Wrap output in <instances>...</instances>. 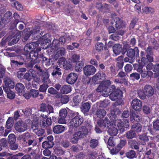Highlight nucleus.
<instances>
[{"label":"nucleus","mask_w":159,"mask_h":159,"mask_svg":"<svg viewBox=\"0 0 159 159\" xmlns=\"http://www.w3.org/2000/svg\"><path fill=\"white\" fill-rule=\"evenodd\" d=\"M106 78L107 76L105 73H102L101 74L100 73L98 72L93 76V80L95 81L100 80L103 81L106 80Z\"/></svg>","instance_id":"nucleus-34"},{"label":"nucleus","mask_w":159,"mask_h":159,"mask_svg":"<svg viewBox=\"0 0 159 159\" xmlns=\"http://www.w3.org/2000/svg\"><path fill=\"white\" fill-rule=\"evenodd\" d=\"M49 75L47 71H43L42 73L41 79L43 82L44 83H50L49 78Z\"/></svg>","instance_id":"nucleus-44"},{"label":"nucleus","mask_w":159,"mask_h":159,"mask_svg":"<svg viewBox=\"0 0 159 159\" xmlns=\"http://www.w3.org/2000/svg\"><path fill=\"white\" fill-rule=\"evenodd\" d=\"M12 19V14L10 11H8L4 14L3 17H2V23L4 25L8 23Z\"/></svg>","instance_id":"nucleus-28"},{"label":"nucleus","mask_w":159,"mask_h":159,"mask_svg":"<svg viewBox=\"0 0 159 159\" xmlns=\"http://www.w3.org/2000/svg\"><path fill=\"white\" fill-rule=\"evenodd\" d=\"M73 66V63L71 62H70L69 61H66L65 62V64L63 65L62 67L65 70H71Z\"/></svg>","instance_id":"nucleus-63"},{"label":"nucleus","mask_w":159,"mask_h":159,"mask_svg":"<svg viewBox=\"0 0 159 159\" xmlns=\"http://www.w3.org/2000/svg\"><path fill=\"white\" fill-rule=\"evenodd\" d=\"M13 17L15 19L13 20L9 24L10 29L11 30L14 29L16 27L17 24L19 22V19L20 18V16L16 13H14Z\"/></svg>","instance_id":"nucleus-29"},{"label":"nucleus","mask_w":159,"mask_h":159,"mask_svg":"<svg viewBox=\"0 0 159 159\" xmlns=\"http://www.w3.org/2000/svg\"><path fill=\"white\" fill-rule=\"evenodd\" d=\"M19 62H20L21 66L25 64V62L28 61V58L27 55H26V52H25V53L23 55H17L15 58H14Z\"/></svg>","instance_id":"nucleus-31"},{"label":"nucleus","mask_w":159,"mask_h":159,"mask_svg":"<svg viewBox=\"0 0 159 159\" xmlns=\"http://www.w3.org/2000/svg\"><path fill=\"white\" fill-rule=\"evenodd\" d=\"M18 139L22 140L27 146L32 145L34 147L37 144V141L35 138L28 132L19 135Z\"/></svg>","instance_id":"nucleus-2"},{"label":"nucleus","mask_w":159,"mask_h":159,"mask_svg":"<svg viewBox=\"0 0 159 159\" xmlns=\"http://www.w3.org/2000/svg\"><path fill=\"white\" fill-rule=\"evenodd\" d=\"M65 42V39L64 36H61L59 38V39H54L52 43V45L56 48L63 45Z\"/></svg>","instance_id":"nucleus-27"},{"label":"nucleus","mask_w":159,"mask_h":159,"mask_svg":"<svg viewBox=\"0 0 159 159\" xmlns=\"http://www.w3.org/2000/svg\"><path fill=\"white\" fill-rule=\"evenodd\" d=\"M14 120L13 118L11 117H9L6 124L5 127L7 129H5V131L4 136H7L8 134L11 132Z\"/></svg>","instance_id":"nucleus-19"},{"label":"nucleus","mask_w":159,"mask_h":159,"mask_svg":"<svg viewBox=\"0 0 159 159\" xmlns=\"http://www.w3.org/2000/svg\"><path fill=\"white\" fill-rule=\"evenodd\" d=\"M104 47L103 44L102 42H97L95 45V49L98 52L103 51Z\"/></svg>","instance_id":"nucleus-56"},{"label":"nucleus","mask_w":159,"mask_h":159,"mask_svg":"<svg viewBox=\"0 0 159 159\" xmlns=\"http://www.w3.org/2000/svg\"><path fill=\"white\" fill-rule=\"evenodd\" d=\"M129 78L132 80H138L140 78V75L136 72L133 73L130 75Z\"/></svg>","instance_id":"nucleus-58"},{"label":"nucleus","mask_w":159,"mask_h":159,"mask_svg":"<svg viewBox=\"0 0 159 159\" xmlns=\"http://www.w3.org/2000/svg\"><path fill=\"white\" fill-rule=\"evenodd\" d=\"M84 66V63L82 61H79L76 62L75 66V69L76 71L80 72L82 71Z\"/></svg>","instance_id":"nucleus-51"},{"label":"nucleus","mask_w":159,"mask_h":159,"mask_svg":"<svg viewBox=\"0 0 159 159\" xmlns=\"http://www.w3.org/2000/svg\"><path fill=\"white\" fill-rule=\"evenodd\" d=\"M143 131L146 134H141L139 135V139L145 142H148L149 140V138L146 134L149 133L152 135L154 134L155 133L154 130L152 128V125L147 126L145 127L143 129Z\"/></svg>","instance_id":"nucleus-6"},{"label":"nucleus","mask_w":159,"mask_h":159,"mask_svg":"<svg viewBox=\"0 0 159 159\" xmlns=\"http://www.w3.org/2000/svg\"><path fill=\"white\" fill-rule=\"evenodd\" d=\"M64 152L65 151L61 148H56L54 149V153L57 156H62Z\"/></svg>","instance_id":"nucleus-61"},{"label":"nucleus","mask_w":159,"mask_h":159,"mask_svg":"<svg viewBox=\"0 0 159 159\" xmlns=\"http://www.w3.org/2000/svg\"><path fill=\"white\" fill-rule=\"evenodd\" d=\"M70 117L71 119L69 123L70 126L75 128H77L84 121L83 116L78 112L71 113Z\"/></svg>","instance_id":"nucleus-3"},{"label":"nucleus","mask_w":159,"mask_h":159,"mask_svg":"<svg viewBox=\"0 0 159 159\" xmlns=\"http://www.w3.org/2000/svg\"><path fill=\"white\" fill-rule=\"evenodd\" d=\"M127 45L126 44L123 46L122 48V45L119 44H116L113 47L112 49L114 53L116 55L119 54L121 53L122 54H124L123 52L124 49L126 48Z\"/></svg>","instance_id":"nucleus-22"},{"label":"nucleus","mask_w":159,"mask_h":159,"mask_svg":"<svg viewBox=\"0 0 159 159\" xmlns=\"http://www.w3.org/2000/svg\"><path fill=\"white\" fill-rule=\"evenodd\" d=\"M142 126L139 123H134L132 125L131 129L137 133L140 132L142 130Z\"/></svg>","instance_id":"nucleus-46"},{"label":"nucleus","mask_w":159,"mask_h":159,"mask_svg":"<svg viewBox=\"0 0 159 159\" xmlns=\"http://www.w3.org/2000/svg\"><path fill=\"white\" fill-rule=\"evenodd\" d=\"M89 144L90 147L92 149H94L98 146L99 141L98 139H91L89 141Z\"/></svg>","instance_id":"nucleus-53"},{"label":"nucleus","mask_w":159,"mask_h":159,"mask_svg":"<svg viewBox=\"0 0 159 159\" xmlns=\"http://www.w3.org/2000/svg\"><path fill=\"white\" fill-rule=\"evenodd\" d=\"M91 104V103H89V102L82 103L81 107L82 111L84 113L88 112L90 108Z\"/></svg>","instance_id":"nucleus-41"},{"label":"nucleus","mask_w":159,"mask_h":159,"mask_svg":"<svg viewBox=\"0 0 159 159\" xmlns=\"http://www.w3.org/2000/svg\"><path fill=\"white\" fill-rule=\"evenodd\" d=\"M10 60L11 67L13 69L19 67L21 66V63L19 62L14 58H11Z\"/></svg>","instance_id":"nucleus-47"},{"label":"nucleus","mask_w":159,"mask_h":159,"mask_svg":"<svg viewBox=\"0 0 159 159\" xmlns=\"http://www.w3.org/2000/svg\"><path fill=\"white\" fill-rule=\"evenodd\" d=\"M15 129L19 132H23L27 129V125L21 120L16 122L15 125Z\"/></svg>","instance_id":"nucleus-25"},{"label":"nucleus","mask_w":159,"mask_h":159,"mask_svg":"<svg viewBox=\"0 0 159 159\" xmlns=\"http://www.w3.org/2000/svg\"><path fill=\"white\" fill-rule=\"evenodd\" d=\"M81 98L80 96L79 95L75 96L73 98V101L75 105L76 106L78 105L79 103L81 101Z\"/></svg>","instance_id":"nucleus-62"},{"label":"nucleus","mask_w":159,"mask_h":159,"mask_svg":"<svg viewBox=\"0 0 159 159\" xmlns=\"http://www.w3.org/2000/svg\"><path fill=\"white\" fill-rule=\"evenodd\" d=\"M107 132L111 136H115L118 134V130L115 127H111L108 129Z\"/></svg>","instance_id":"nucleus-57"},{"label":"nucleus","mask_w":159,"mask_h":159,"mask_svg":"<svg viewBox=\"0 0 159 159\" xmlns=\"http://www.w3.org/2000/svg\"><path fill=\"white\" fill-rule=\"evenodd\" d=\"M132 109H130V118L131 120H134L137 122L140 121L141 119V114Z\"/></svg>","instance_id":"nucleus-23"},{"label":"nucleus","mask_w":159,"mask_h":159,"mask_svg":"<svg viewBox=\"0 0 159 159\" xmlns=\"http://www.w3.org/2000/svg\"><path fill=\"white\" fill-rule=\"evenodd\" d=\"M5 85L3 86L4 91L7 92L9 89H13L15 87L14 82L8 77H6L4 79Z\"/></svg>","instance_id":"nucleus-16"},{"label":"nucleus","mask_w":159,"mask_h":159,"mask_svg":"<svg viewBox=\"0 0 159 159\" xmlns=\"http://www.w3.org/2000/svg\"><path fill=\"white\" fill-rule=\"evenodd\" d=\"M78 75L77 74L72 72L66 75V81L68 84H72L76 81Z\"/></svg>","instance_id":"nucleus-17"},{"label":"nucleus","mask_w":159,"mask_h":159,"mask_svg":"<svg viewBox=\"0 0 159 159\" xmlns=\"http://www.w3.org/2000/svg\"><path fill=\"white\" fill-rule=\"evenodd\" d=\"M117 122V127L121 132H123L126 131L129 127V120L127 119L123 120V121L118 120Z\"/></svg>","instance_id":"nucleus-9"},{"label":"nucleus","mask_w":159,"mask_h":159,"mask_svg":"<svg viewBox=\"0 0 159 159\" xmlns=\"http://www.w3.org/2000/svg\"><path fill=\"white\" fill-rule=\"evenodd\" d=\"M37 75L34 73L32 72L31 71H29V72H26L24 74V79L27 81L29 83L28 85H26V88L27 89H29L31 87V84L29 82L31 81L32 79L35 80L37 77Z\"/></svg>","instance_id":"nucleus-20"},{"label":"nucleus","mask_w":159,"mask_h":159,"mask_svg":"<svg viewBox=\"0 0 159 159\" xmlns=\"http://www.w3.org/2000/svg\"><path fill=\"white\" fill-rule=\"evenodd\" d=\"M131 105L132 108L136 111L139 112L141 111L142 102L140 100L137 98H134L132 100Z\"/></svg>","instance_id":"nucleus-13"},{"label":"nucleus","mask_w":159,"mask_h":159,"mask_svg":"<svg viewBox=\"0 0 159 159\" xmlns=\"http://www.w3.org/2000/svg\"><path fill=\"white\" fill-rule=\"evenodd\" d=\"M41 51V48H37L35 51H30L29 52H26L28 60L30 59L35 61H37L39 59V56Z\"/></svg>","instance_id":"nucleus-8"},{"label":"nucleus","mask_w":159,"mask_h":159,"mask_svg":"<svg viewBox=\"0 0 159 159\" xmlns=\"http://www.w3.org/2000/svg\"><path fill=\"white\" fill-rule=\"evenodd\" d=\"M79 131L75 132L71 139L70 142L73 144H77L79 140L86 136L88 133V129L84 126H81L79 129Z\"/></svg>","instance_id":"nucleus-1"},{"label":"nucleus","mask_w":159,"mask_h":159,"mask_svg":"<svg viewBox=\"0 0 159 159\" xmlns=\"http://www.w3.org/2000/svg\"><path fill=\"white\" fill-rule=\"evenodd\" d=\"M34 132L39 137L44 136L45 133L44 129L42 128H38L33 129Z\"/></svg>","instance_id":"nucleus-54"},{"label":"nucleus","mask_w":159,"mask_h":159,"mask_svg":"<svg viewBox=\"0 0 159 159\" xmlns=\"http://www.w3.org/2000/svg\"><path fill=\"white\" fill-rule=\"evenodd\" d=\"M20 37L21 32L20 31H18L16 33L12 38V40L11 41L10 45H12L17 43L20 38Z\"/></svg>","instance_id":"nucleus-39"},{"label":"nucleus","mask_w":159,"mask_h":159,"mask_svg":"<svg viewBox=\"0 0 159 159\" xmlns=\"http://www.w3.org/2000/svg\"><path fill=\"white\" fill-rule=\"evenodd\" d=\"M65 130V127L61 125H57L55 126L53 128V132L58 134L62 133Z\"/></svg>","instance_id":"nucleus-36"},{"label":"nucleus","mask_w":159,"mask_h":159,"mask_svg":"<svg viewBox=\"0 0 159 159\" xmlns=\"http://www.w3.org/2000/svg\"><path fill=\"white\" fill-rule=\"evenodd\" d=\"M146 54L144 52L145 54V59L149 62H153L154 61V58L152 56L153 52L152 51V46H149L146 50Z\"/></svg>","instance_id":"nucleus-21"},{"label":"nucleus","mask_w":159,"mask_h":159,"mask_svg":"<svg viewBox=\"0 0 159 159\" xmlns=\"http://www.w3.org/2000/svg\"><path fill=\"white\" fill-rule=\"evenodd\" d=\"M142 110L143 113L146 115H148L150 114L151 110L150 107L147 105H144L142 107Z\"/></svg>","instance_id":"nucleus-64"},{"label":"nucleus","mask_w":159,"mask_h":159,"mask_svg":"<svg viewBox=\"0 0 159 159\" xmlns=\"http://www.w3.org/2000/svg\"><path fill=\"white\" fill-rule=\"evenodd\" d=\"M39 44V43L38 41L27 43L24 48V50L25 52H28L30 51L36 50L37 48H40Z\"/></svg>","instance_id":"nucleus-10"},{"label":"nucleus","mask_w":159,"mask_h":159,"mask_svg":"<svg viewBox=\"0 0 159 159\" xmlns=\"http://www.w3.org/2000/svg\"><path fill=\"white\" fill-rule=\"evenodd\" d=\"M126 52V55L130 59L134 61L136 58L137 59L140 58V56L139 55V50L137 47H135L134 49L129 48L127 49L126 48L124 49L123 53L124 54Z\"/></svg>","instance_id":"nucleus-5"},{"label":"nucleus","mask_w":159,"mask_h":159,"mask_svg":"<svg viewBox=\"0 0 159 159\" xmlns=\"http://www.w3.org/2000/svg\"><path fill=\"white\" fill-rule=\"evenodd\" d=\"M54 48L55 49H57V52L55 54L56 57L55 58L65 55L66 53V49L65 48L60 47L56 48V47Z\"/></svg>","instance_id":"nucleus-38"},{"label":"nucleus","mask_w":159,"mask_h":159,"mask_svg":"<svg viewBox=\"0 0 159 159\" xmlns=\"http://www.w3.org/2000/svg\"><path fill=\"white\" fill-rule=\"evenodd\" d=\"M115 21V28L117 30L123 29L125 28V24L122 20L119 17H116L114 19Z\"/></svg>","instance_id":"nucleus-26"},{"label":"nucleus","mask_w":159,"mask_h":159,"mask_svg":"<svg viewBox=\"0 0 159 159\" xmlns=\"http://www.w3.org/2000/svg\"><path fill=\"white\" fill-rule=\"evenodd\" d=\"M106 114V111L103 109H98L96 112L97 116L99 118H103Z\"/></svg>","instance_id":"nucleus-48"},{"label":"nucleus","mask_w":159,"mask_h":159,"mask_svg":"<svg viewBox=\"0 0 159 159\" xmlns=\"http://www.w3.org/2000/svg\"><path fill=\"white\" fill-rule=\"evenodd\" d=\"M45 53L40 52V53L39 56V59L37 60V63L41 62L43 64H45L46 66H50L51 64L50 61L51 59L48 58L45 56Z\"/></svg>","instance_id":"nucleus-15"},{"label":"nucleus","mask_w":159,"mask_h":159,"mask_svg":"<svg viewBox=\"0 0 159 159\" xmlns=\"http://www.w3.org/2000/svg\"><path fill=\"white\" fill-rule=\"evenodd\" d=\"M126 74H126L125 72L123 71H120L117 75L116 77L121 78L122 79H116L115 82L118 83H123L126 80V79L125 78L126 77Z\"/></svg>","instance_id":"nucleus-30"},{"label":"nucleus","mask_w":159,"mask_h":159,"mask_svg":"<svg viewBox=\"0 0 159 159\" xmlns=\"http://www.w3.org/2000/svg\"><path fill=\"white\" fill-rule=\"evenodd\" d=\"M107 116L109 117V121L111 122L112 126L116 125L115 123L117 120V117L116 115L111 113V111L110 113L108 114Z\"/></svg>","instance_id":"nucleus-43"},{"label":"nucleus","mask_w":159,"mask_h":159,"mask_svg":"<svg viewBox=\"0 0 159 159\" xmlns=\"http://www.w3.org/2000/svg\"><path fill=\"white\" fill-rule=\"evenodd\" d=\"M31 35V33L30 31L24 30L22 35L23 41L25 42L26 41Z\"/></svg>","instance_id":"nucleus-49"},{"label":"nucleus","mask_w":159,"mask_h":159,"mask_svg":"<svg viewBox=\"0 0 159 159\" xmlns=\"http://www.w3.org/2000/svg\"><path fill=\"white\" fill-rule=\"evenodd\" d=\"M53 140L54 138L52 135L48 136L46 140L42 143V147L44 149L52 148L54 145Z\"/></svg>","instance_id":"nucleus-12"},{"label":"nucleus","mask_w":159,"mask_h":159,"mask_svg":"<svg viewBox=\"0 0 159 159\" xmlns=\"http://www.w3.org/2000/svg\"><path fill=\"white\" fill-rule=\"evenodd\" d=\"M141 74V77L142 78L148 79L151 78L153 75V72L149 70H142V72L139 73Z\"/></svg>","instance_id":"nucleus-40"},{"label":"nucleus","mask_w":159,"mask_h":159,"mask_svg":"<svg viewBox=\"0 0 159 159\" xmlns=\"http://www.w3.org/2000/svg\"><path fill=\"white\" fill-rule=\"evenodd\" d=\"M8 90H7V92L5 91L7 94V98L10 99H14L15 96V93L10 89H9Z\"/></svg>","instance_id":"nucleus-60"},{"label":"nucleus","mask_w":159,"mask_h":159,"mask_svg":"<svg viewBox=\"0 0 159 159\" xmlns=\"http://www.w3.org/2000/svg\"><path fill=\"white\" fill-rule=\"evenodd\" d=\"M145 56V54L144 52L141 51L140 53V58L138 59L139 61L138 64L136 63L133 65L134 69L139 73L142 72L144 66L146 65H147L149 62L146 60Z\"/></svg>","instance_id":"nucleus-4"},{"label":"nucleus","mask_w":159,"mask_h":159,"mask_svg":"<svg viewBox=\"0 0 159 159\" xmlns=\"http://www.w3.org/2000/svg\"><path fill=\"white\" fill-rule=\"evenodd\" d=\"M68 114L67 111L65 108L62 109L59 112V116L60 119L59 120V123L60 124H64L66 123L65 118Z\"/></svg>","instance_id":"nucleus-24"},{"label":"nucleus","mask_w":159,"mask_h":159,"mask_svg":"<svg viewBox=\"0 0 159 159\" xmlns=\"http://www.w3.org/2000/svg\"><path fill=\"white\" fill-rule=\"evenodd\" d=\"M123 93L122 91L119 89L115 88L114 90H113L111 94L110 95V99L113 101H116L121 99L122 97Z\"/></svg>","instance_id":"nucleus-11"},{"label":"nucleus","mask_w":159,"mask_h":159,"mask_svg":"<svg viewBox=\"0 0 159 159\" xmlns=\"http://www.w3.org/2000/svg\"><path fill=\"white\" fill-rule=\"evenodd\" d=\"M143 90L147 97H151L154 94L153 89L150 85H146L143 88Z\"/></svg>","instance_id":"nucleus-32"},{"label":"nucleus","mask_w":159,"mask_h":159,"mask_svg":"<svg viewBox=\"0 0 159 159\" xmlns=\"http://www.w3.org/2000/svg\"><path fill=\"white\" fill-rule=\"evenodd\" d=\"M84 72L87 76L93 75L96 72L95 67L91 65H86L83 68Z\"/></svg>","instance_id":"nucleus-18"},{"label":"nucleus","mask_w":159,"mask_h":159,"mask_svg":"<svg viewBox=\"0 0 159 159\" xmlns=\"http://www.w3.org/2000/svg\"><path fill=\"white\" fill-rule=\"evenodd\" d=\"M128 143L131 148L135 150L139 149V143L136 139L130 140L128 141Z\"/></svg>","instance_id":"nucleus-35"},{"label":"nucleus","mask_w":159,"mask_h":159,"mask_svg":"<svg viewBox=\"0 0 159 159\" xmlns=\"http://www.w3.org/2000/svg\"><path fill=\"white\" fill-rule=\"evenodd\" d=\"M126 157L129 159H132L135 157V152L133 150H131L126 152L125 153Z\"/></svg>","instance_id":"nucleus-52"},{"label":"nucleus","mask_w":159,"mask_h":159,"mask_svg":"<svg viewBox=\"0 0 159 159\" xmlns=\"http://www.w3.org/2000/svg\"><path fill=\"white\" fill-rule=\"evenodd\" d=\"M153 153L151 152V150L149 149L145 152L143 154L142 159H153Z\"/></svg>","instance_id":"nucleus-42"},{"label":"nucleus","mask_w":159,"mask_h":159,"mask_svg":"<svg viewBox=\"0 0 159 159\" xmlns=\"http://www.w3.org/2000/svg\"><path fill=\"white\" fill-rule=\"evenodd\" d=\"M152 62L148 63L146 66V69L148 70H152L154 72H157L154 74V76L155 78L158 77L159 76V64L156 63L154 65Z\"/></svg>","instance_id":"nucleus-14"},{"label":"nucleus","mask_w":159,"mask_h":159,"mask_svg":"<svg viewBox=\"0 0 159 159\" xmlns=\"http://www.w3.org/2000/svg\"><path fill=\"white\" fill-rule=\"evenodd\" d=\"M72 90L71 87L69 85H66L62 86L60 89V93L62 94H67Z\"/></svg>","instance_id":"nucleus-37"},{"label":"nucleus","mask_w":159,"mask_h":159,"mask_svg":"<svg viewBox=\"0 0 159 159\" xmlns=\"http://www.w3.org/2000/svg\"><path fill=\"white\" fill-rule=\"evenodd\" d=\"M110 74L112 76H114L116 75L119 71L118 68L114 65H111L110 67Z\"/></svg>","instance_id":"nucleus-55"},{"label":"nucleus","mask_w":159,"mask_h":159,"mask_svg":"<svg viewBox=\"0 0 159 159\" xmlns=\"http://www.w3.org/2000/svg\"><path fill=\"white\" fill-rule=\"evenodd\" d=\"M8 141L9 144L15 143L16 138L15 134H10L8 136Z\"/></svg>","instance_id":"nucleus-59"},{"label":"nucleus","mask_w":159,"mask_h":159,"mask_svg":"<svg viewBox=\"0 0 159 159\" xmlns=\"http://www.w3.org/2000/svg\"><path fill=\"white\" fill-rule=\"evenodd\" d=\"M15 88L16 91L19 93H22L25 91V87L24 85L20 83H17L16 85Z\"/></svg>","instance_id":"nucleus-45"},{"label":"nucleus","mask_w":159,"mask_h":159,"mask_svg":"<svg viewBox=\"0 0 159 159\" xmlns=\"http://www.w3.org/2000/svg\"><path fill=\"white\" fill-rule=\"evenodd\" d=\"M125 135L127 139H130L135 137L136 136V133L134 132V131L133 130L131 129L129 131L127 132Z\"/></svg>","instance_id":"nucleus-50"},{"label":"nucleus","mask_w":159,"mask_h":159,"mask_svg":"<svg viewBox=\"0 0 159 159\" xmlns=\"http://www.w3.org/2000/svg\"><path fill=\"white\" fill-rule=\"evenodd\" d=\"M62 70L58 66H53V70L52 73V75L54 78H57L61 77L62 74Z\"/></svg>","instance_id":"nucleus-33"},{"label":"nucleus","mask_w":159,"mask_h":159,"mask_svg":"<svg viewBox=\"0 0 159 159\" xmlns=\"http://www.w3.org/2000/svg\"><path fill=\"white\" fill-rule=\"evenodd\" d=\"M115 88V86L114 85H111L109 82H104L103 91V96L105 97H107L111 94L113 90Z\"/></svg>","instance_id":"nucleus-7"}]
</instances>
